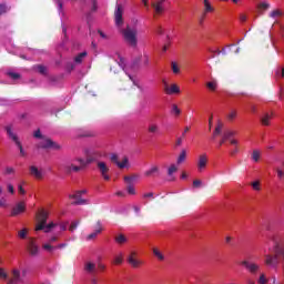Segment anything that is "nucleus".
I'll use <instances>...</instances> for the list:
<instances>
[{
	"label": "nucleus",
	"mask_w": 284,
	"mask_h": 284,
	"mask_svg": "<svg viewBox=\"0 0 284 284\" xmlns=\"http://www.w3.org/2000/svg\"><path fill=\"white\" fill-rule=\"evenodd\" d=\"M77 227H79V221L72 222L69 230H70V232H74V230H77Z\"/></svg>",
	"instance_id": "864d4df0"
},
{
	"label": "nucleus",
	"mask_w": 284,
	"mask_h": 284,
	"mask_svg": "<svg viewBox=\"0 0 284 284\" xmlns=\"http://www.w3.org/2000/svg\"><path fill=\"white\" fill-rule=\"evenodd\" d=\"M171 68H172L174 74H179V72H181L176 62H172Z\"/></svg>",
	"instance_id": "de8ad7c7"
},
{
	"label": "nucleus",
	"mask_w": 284,
	"mask_h": 284,
	"mask_svg": "<svg viewBox=\"0 0 284 284\" xmlns=\"http://www.w3.org/2000/svg\"><path fill=\"white\" fill-rule=\"evenodd\" d=\"M205 168H207V155L202 154L199 156V160H197V172H203Z\"/></svg>",
	"instance_id": "dca6fc26"
},
{
	"label": "nucleus",
	"mask_w": 284,
	"mask_h": 284,
	"mask_svg": "<svg viewBox=\"0 0 284 284\" xmlns=\"http://www.w3.org/2000/svg\"><path fill=\"white\" fill-rule=\"evenodd\" d=\"M118 65L128 74L129 79L136 85V81L130 73L128 72V67H125V59H123L121 55H119Z\"/></svg>",
	"instance_id": "a211bd4d"
},
{
	"label": "nucleus",
	"mask_w": 284,
	"mask_h": 284,
	"mask_svg": "<svg viewBox=\"0 0 284 284\" xmlns=\"http://www.w3.org/2000/svg\"><path fill=\"white\" fill-rule=\"evenodd\" d=\"M82 194H88V190L77 191L75 194L71 195V199H73L74 205H85L88 203L87 200H83L81 196Z\"/></svg>",
	"instance_id": "9d476101"
},
{
	"label": "nucleus",
	"mask_w": 284,
	"mask_h": 284,
	"mask_svg": "<svg viewBox=\"0 0 284 284\" xmlns=\"http://www.w3.org/2000/svg\"><path fill=\"white\" fill-rule=\"evenodd\" d=\"M98 170L100 171L104 181H110V175H108V172H110V168H108V164H105V162H98Z\"/></svg>",
	"instance_id": "ddd939ff"
},
{
	"label": "nucleus",
	"mask_w": 284,
	"mask_h": 284,
	"mask_svg": "<svg viewBox=\"0 0 284 284\" xmlns=\"http://www.w3.org/2000/svg\"><path fill=\"white\" fill-rule=\"evenodd\" d=\"M153 254L159 258V261H163L165 257L161 254V251L159 248H153Z\"/></svg>",
	"instance_id": "58836bf2"
},
{
	"label": "nucleus",
	"mask_w": 284,
	"mask_h": 284,
	"mask_svg": "<svg viewBox=\"0 0 284 284\" xmlns=\"http://www.w3.org/2000/svg\"><path fill=\"white\" fill-rule=\"evenodd\" d=\"M115 241H116V243H119L120 245H123V243H125V242L128 241V239L124 237V235H118V236L115 237Z\"/></svg>",
	"instance_id": "37998d69"
},
{
	"label": "nucleus",
	"mask_w": 284,
	"mask_h": 284,
	"mask_svg": "<svg viewBox=\"0 0 284 284\" xmlns=\"http://www.w3.org/2000/svg\"><path fill=\"white\" fill-rule=\"evenodd\" d=\"M6 131H7L9 139H11V141H13L16 143L17 148H19L20 155L26 156L27 155L26 150H23V146L21 145V142L19 141V138L17 136V134H14V132H12V125L6 126Z\"/></svg>",
	"instance_id": "423d86ee"
},
{
	"label": "nucleus",
	"mask_w": 284,
	"mask_h": 284,
	"mask_svg": "<svg viewBox=\"0 0 284 284\" xmlns=\"http://www.w3.org/2000/svg\"><path fill=\"white\" fill-rule=\"evenodd\" d=\"M251 159H252V161H254V163H258V161H261V151L253 150Z\"/></svg>",
	"instance_id": "cd10ccee"
},
{
	"label": "nucleus",
	"mask_w": 284,
	"mask_h": 284,
	"mask_svg": "<svg viewBox=\"0 0 284 284\" xmlns=\"http://www.w3.org/2000/svg\"><path fill=\"white\" fill-rule=\"evenodd\" d=\"M121 34L126 45L136 48L139 45V20H131L125 29H121Z\"/></svg>",
	"instance_id": "f03ea898"
},
{
	"label": "nucleus",
	"mask_w": 284,
	"mask_h": 284,
	"mask_svg": "<svg viewBox=\"0 0 284 284\" xmlns=\"http://www.w3.org/2000/svg\"><path fill=\"white\" fill-rule=\"evenodd\" d=\"M258 185H260L258 182H253L252 183L253 190H260Z\"/></svg>",
	"instance_id": "338daca9"
},
{
	"label": "nucleus",
	"mask_w": 284,
	"mask_h": 284,
	"mask_svg": "<svg viewBox=\"0 0 284 284\" xmlns=\"http://www.w3.org/2000/svg\"><path fill=\"white\" fill-rule=\"evenodd\" d=\"M141 179L140 174H133V175H125L124 181L125 183H129V185H132V183H136Z\"/></svg>",
	"instance_id": "393cba45"
},
{
	"label": "nucleus",
	"mask_w": 284,
	"mask_h": 284,
	"mask_svg": "<svg viewBox=\"0 0 284 284\" xmlns=\"http://www.w3.org/2000/svg\"><path fill=\"white\" fill-rule=\"evenodd\" d=\"M232 136H234V131H226L220 141V145H223L225 141H231V145H236V140H232Z\"/></svg>",
	"instance_id": "6ab92c4d"
},
{
	"label": "nucleus",
	"mask_w": 284,
	"mask_h": 284,
	"mask_svg": "<svg viewBox=\"0 0 284 284\" xmlns=\"http://www.w3.org/2000/svg\"><path fill=\"white\" fill-rule=\"evenodd\" d=\"M27 250L30 252L31 256H37V254H39V246L33 239H29Z\"/></svg>",
	"instance_id": "4468645a"
},
{
	"label": "nucleus",
	"mask_w": 284,
	"mask_h": 284,
	"mask_svg": "<svg viewBox=\"0 0 284 284\" xmlns=\"http://www.w3.org/2000/svg\"><path fill=\"white\" fill-rule=\"evenodd\" d=\"M275 75L277 77V79H284V68L277 69L275 71Z\"/></svg>",
	"instance_id": "c03bdc74"
},
{
	"label": "nucleus",
	"mask_w": 284,
	"mask_h": 284,
	"mask_svg": "<svg viewBox=\"0 0 284 284\" xmlns=\"http://www.w3.org/2000/svg\"><path fill=\"white\" fill-rule=\"evenodd\" d=\"M36 139H40L41 141L38 143V148H42L43 150H60V145L54 141L43 138L40 130H37L33 134Z\"/></svg>",
	"instance_id": "7ed1b4c3"
},
{
	"label": "nucleus",
	"mask_w": 284,
	"mask_h": 284,
	"mask_svg": "<svg viewBox=\"0 0 284 284\" xmlns=\"http://www.w3.org/2000/svg\"><path fill=\"white\" fill-rule=\"evenodd\" d=\"M229 121H234L236 119V111H231L227 115Z\"/></svg>",
	"instance_id": "5fc2aeb1"
},
{
	"label": "nucleus",
	"mask_w": 284,
	"mask_h": 284,
	"mask_svg": "<svg viewBox=\"0 0 284 284\" xmlns=\"http://www.w3.org/2000/svg\"><path fill=\"white\" fill-rule=\"evenodd\" d=\"M271 19H276V17H283V11L281 10H274L270 13Z\"/></svg>",
	"instance_id": "4c0bfd02"
},
{
	"label": "nucleus",
	"mask_w": 284,
	"mask_h": 284,
	"mask_svg": "<svg viewBox=\"0 0 284 284\" xmlns=\"http://www.w3.org/2000/svg\"><path fill=\"white\" fill-rule=\"evenodd\" d=\"M62 34L65 37H68V29L65 28V24L62 23Z\"/></svg>",
	"instance_id": "052dcab7"
},
{
	"label": "nucleus",
	"mask_w": 284,
	"mask_h": 284,
	"mask_svg": "<svg viewBox=\"0 0 284 284\" xmlns=\"http://www.w3.org/2000/svg\"><path fill=\"white\" fill-rule=\"evenodd\" d=\"M102 231H103V227L101 226V222H98L94 232L88 235L87 237L88 241H92V239H97V236H99V234H101Z\"/></svg>",
	"instance_id": "aec40b11"
},
{
	"label": "nucleus",
	"mask_w": 284,
	"mask_h": 284,
	"mask_svg": "<svg viewBox=\"0 0 284 284\" xmlns=\"http://www.w3.org/2000/svg\"><path fill=\"white\" fill-rule=\"evenodd\" d=\"M156 32H158V34H163V28L158 27Z\"/></svg>",
	"instance_id": "774afa93"
},
{
	"label": "nucleus",
	"mask_w": 284,
	"mask_h": 284,
	"mask_svg": "<svg viewBox=\"0 0 284 284\" xmlns=\"http://www.w3.org/2000/svg\"><path fill=\"white\" fill-rule=\"evenodd\" d=\"M277 176H278V179H283V176H284L283 170L277 169Z\"/></svg>",
	"instance_id": "0e129e2a"
},
{
	"label": "nucleus",
	"mask_w": 284,
	"mask_h": 284,
	"mask_svg": "<svg viewBox=\"0 0 284 284\" xmlns=\"http://www.w3.org/2000/svg\"><path fill=\"white\" fill-rule=\"evenodd\" d=\"M42 247L47 252H54V250H63V247H65V243L59 244L58 246H52L50 244H43Z\"/></svg>",
	"instance_id": "b1692460"
},
{
	"label": "nucleus",
	"mask_w": 284,
	"mask_h": 284,
	"mask_svg": "<svg viewBox=\"0 0 284 284\" xmlns=\"http://www.w3.org/2000/svg\"><path fill=\"white\" fill-rule=\"evenodd\" d=\"M163 83H164V90L166 94H179V92H181V89H179V85L172 84L170 87L168 85V82L165 80H163Z\"/></svg>",
	"instance_id": "f3484780"
},
{
	"label": "nucleus",
	"mask_w": 284,
	"mask_h": 284,
	"mask_svg": "<svg viewBox=\"0 0 284 284\" xmlns=\"http://www.w3.org/2000/svg\"><path fill=\"white\" fill-rule=\"evenodd\" d=\"M159 174H161V170L156 165L144 172V175L146 176H159Z\"/></svg>",
	"instance_id": "5701e85b"
},
{
	"label": "nucleus",
	"mask_w": 284,
	"mask_h": 284,
	"mask_svg": "<svg viewBox=\"0 0 284 284\" xmlns=\"http://www.w3.org/2000/svg\"><path fill=\"white\" fill-rule=\"evenodd\" d=\"M77 161H78V163H80L81 166H78L74 164L68 165L67 172H80L81 170H83V168H85L87 165H90V163H92L91 158H87V159L78 158Z\"/></svg>",
	"instance_id": "39448f33"
},
{
	"label": "nucleus",
	"mask_w": 284,
	"mask_h": 284,
	"mask_svg": "<svg viewBox=\"0 0 284 284\" xmlns=\"http://www.w3.org/2000/svg\"><path fill=\"white\" fill-rule=\"evenodd\" d=\"M8 192H10V194H14V186H12V184H8Z\"/></svg>",
	"instance_id": "680f3d73"
},
{
	"label": "nucleus",
	"mask_w": 284,
	"mask_h": 284,
	"mask_svg": "<svg viewBox=\"0 0 284 284\" xmlns=\"http://www.w3.org/2000/svg\"><path fill=\"white\" fill-rule=\"evenodd\" d=\"M257 8H260V10H267V8H270V3H267V2H260Z\"/></svg>",
	"instance_id": "3c124183"
},
{
	"label": "nucleus",
	"mask_w": 284,
	"mask_h": 284,
	"mask_svg": "<svg viewBox=\"0 0 284 284\" xmlns=\"http://www.w3.org/2000/svg\"><path fill=\"white\" fill-rule=\"evenodd\" d=\"M270 280H267V276H265V273H261L260 277L257 280L258 284H267Z\"/></svg>",
	"instance_id": "72a5a7b5"
},
{
	"label": "nucleus",
	"mask_w": 284,
	"mask_h": 284,
	"mask_svg": "<svg viewBox=\"0 0 284 284\" xmlns=\"http://www.w3.org/2000/svg\"><path fill=\"white\" fill-rule=\"evenodd\" d=\"M185 159H187V152L185 150H182L178 158V165H181V163H183Z\"/></svg>",
	"instance_id": "c85d7f7f"
},
{
	"label": "nucleus",
	"mask_w": 284,
	"mask_h": 284,
	"mask_svg": "<svg viewBox=\"0 0 284 284\" xmlns=\"http://www.w3.org/2000/svg\"><path fill=\"white\" fill-rule=\"evenodd\" d=\"M165 0H155L152 2V7L154 9L155 14H163L165 10Z\"/></svg>",
	"instance_id": "9b49d317"
},
{
	"label": "nucleus",
	"mask_w": 284,
	"mask_h": 284,
	"mask_svg": "<svg viewBox=\"0 0 284 284\" xmlns=\"http://www.w3.org/2000/svg\"><path fill=\"white\" fill-rule=\"evenodd\" d=\"M206 87L209 88V90H211V92H214V90L219 88V84L216 83V80H212L206 83Z\"/></svg>",
	"instance_id": "7c9ffc66"
},
{
	"label": "nucleus",
	"mask_w": 284,
	"mask_h": 284,
	"mask_svg": "<svg viewBox=\"0 0 284 284\" xmlns=\"http://www.w3.org/2000/svg\"><path fill=\"white\" fill-rule=\"evenodd\" d=\"M74 68H77V64L74 62H67L64 69L67 72H72V70H74Z\"/></svg>",
	"instance_id": "c9c22d12"
},
{
	"label": "nucleus",
	"mask_w": 284,
	"mask_h": 284,
	"mask_svg": "<svg viewBox=\"0 0 284 284\" xmlns=\"http://www.w3.org/2000/svg\"><path fill=\"white\" fill-rule=\"evenodd\" d=\"M7 74H8V77H10V79H13V81L21 79V74L17 73L14 71H9Z\"/></svg>",
	"instance_id": "f704fd0d"
},
{
	"label": "nucleus",
	"mask_w": 284,
	"mask_h": 284,
	"mask_svg": "<svg viewBox=\"0 0 284 284\" xmlns=\"http://www.w3.org/2000/svg\"><path fill=\"white\" fill-rule=\"evenodd\" d=\"M204 3V14H209V12H214V7L210 3V0H203Z\"/></svg>",
	"instance_id": "bb28decb"
},
{
	"label": "nucleus",
	"mask_w": 284,
	"mask_h": 284,
	"mask_svg": "<svg viewBox=\"0 0 284 284\" xmlns=\"http://www.w3.org/2000/svg\"><path fill=\"white\" fill-rule=\"evenodd\" d=\"M18 236L20 239H26V236H28V230L23 229V230L19 231Z\"/></svg>",
	"instance_id": "8fccbe9b"
},
{
	"label": "nucleus",
	"mask_w": 284,
	"mask_h": 284,
	"mask_svg": "<svg viewBox=\"0 0 284 284\" xmlns=\"http://www.w3.org/2000/svg\"><path fill=\"white\" fill-rule=\"evenodd\" d=\"M134 256H136V252H131V256L128 257V263H130V265H132V267H139V265H141V261L134 258Z\"/></svg>",
	"instance_id": "4be33fe9"
},
{
	"label": "nucleus",
	"mask_w": 284,
	"mask_h": 284,
	"mask_svg": "<svg viewBox=\"0 0 284 284\" xmlns=\"http://www.w3.org/2000/svg\"><path fill=\"white\" fill-rule=\"evenodd\" d=\"M6 174H14V169L11 168V166H8V168L6 169Z\"/></svg>",
	"instance_id": "bf43d9fd"
},
{
	"label": "nucleus",
	"mask_w": 284,
	"mask_h": 284,
	"mask_svg": "<svg viewBox=\"0 0 284 284\" xmlns=\"http://www.w3.org/2000/svg\"><path fill=\"white\" fill-rule=\"evenodd\" d=\"M59 14H63V0H54Z\"/></svg>",
	"instance_id": "2f4dec72"
},
{
	"label": "nucleus",
	"mask_w": 284,
	"mask_h": 284,
	"mask_svg": "<svg viewBox=\"0 0 284 284\" xmlns=\"http://www.w3.org/2000/svg\"><path fill=\"white\" fill-rule=\"evenodd\" d=\"M30 174L36 179H43V170H39L37 166H30Z\"/></svg>",
	"instance_id": "412c9836"
},
{
	"label": "nucleus",
	"mask_w": 284,
	"mask_h": 284,
	"mask_svg": "<svg viewBox=\"0 0 284 284\" xmlns=\"http://www.w3.org/2000/svg\"><path fill=\"white\" fill-rule=\"evenodd\" d=\"M34 70H37L40 74H45L48 69L43 64H38L34 67Z\"/></svg>",
	"instance_id": "e433bc0d"
},
{
	"label": "nucleus",
	"mask_w": 284,
	"mask_h": 284,
	"mask_svg": "<svg viewBox=\"0 0 284 284\" xmlns=\"http://www.w3.org/2000/svg\"><path fill=\"white\" fill-rule=\"evenodd\" d=\"M143 196H144V199H153L154 197V193H146Z\"/></svg>",
	"instance_id": "69168bd1"
},
{
	"label": "nucleus",
	"mask_w": 284,
	"mask_h": 284,
	"mask_svg": "<svg viewBox=\"0 0 284 284\" xmlns=\"http://www.w3.org/2000/svg\"><path fill=\"white\" fill-rule=\"evenodd\" d=\"M114 17H115V26L118 27L123 26V7H121V4L116 6Z\"/></svg>",
	"instance_id": "f8f14e48"
},
{
	"label": "nucleus",
	"mask_w": 284,
	"mask_h": 284,
	"mask_svg": "<svg viewBox=\"0 0 284 284\" xmlns=\"http://www.w3.org/2000/svg\"><path fill=\"white\" fill-rule=\"evenodd\" d=\"M149 132H151L152 134H156V132H159V126L156 124H151L149 126Z\"/></svg>",
	"instance_id": "a18cd8bd"
},
{
	"label": "nucleus",
	"mask_w": 284,
	"mask_h": 284,
	"mask_svg": "<svg viewBox=\"0 0 284 284\" xmlns=\"http://www.w3.org/2000/svg\"><path fill=\"white\" fill-rule=\"evenodd\" d=\"M0 207H8V200L6 197H0Z\"/></svg>",
	"instance_id": "6e6d98bb"
},
{
	"label": "nucleus",
	"mask_w": 284,
	"mask_h": 284,
	"mask_svg": "<svg viewBox=\"0 0 284 284\" xmlns=\"http://www.w3.org/2000/svg\"><path fill=\"white\" fill-rule=\"evenodd\" d=\"M270 119H272V114L265 113V114L261 118L262 124H263V125H270Z\"/></svg>",
	"instance_id": "c756f323"
},
{
	"label": "nucleus",
	"mask_w": 284,
	"mask_h": 284,
	"mask_svg": "<svg viewBox=\"0 0 284 284\" xmlns=\"http://www.w3.org/2000/svg\"><path fill=\"white\" fill-rule=\"evenodd\" d=\"M240 21H241L242 23H245V21H247V16L241 14V16H240Z\"/></svg>",
	"instance_id": "e2e57ef3"
},
{
	"label": "nucleus",
	"mask_w": 284,
	"mask_h": 284,
	"mask_svg": "<svg viewBox=\"0 0 284 284\" xmlns=\"http://www.w3.org/2000/svg\"><path fill=\"white\" fill-rule=\"evenodd\" d=\"M26 212V203L19 202L11 211V216H19V214H23Z\"/></svg>",
	"instance_id": "2eb2a0df"
},
{
	"label": "nucleus",
	"mask_w": 284,
	"mask_h": 284,
	"mask_svg": "<svg viewBox=\"0 0 284 284\" xmlns=\"http://www.w3.org/2000/svg\"><path fill=\"white\" fill-rule=\"evenodd\" d=\"M18 192L19 194H26V189H23V184L18 185Z\"/></svg>",
	"instance_id": "13d9d810"
},
{
	"label": "nucleus",
	"mask_w": 284,
	"mask_h": 284,
	"mask_svg": "<svg viewBox=\"0 0 284 284\" xmlns=\"http://www.w3.org/2000/svg\"><path fill=\"white\" fill-rule=\"evenodd\" d=\"M243 267L247 270L251 274H257L258 270H261V266L250 260H245L242 262Z\"/></svg>",
	"instance_id": "1a4fd4ad"
},
{
	"label": "nucleus",
	"mask_w": 284,
	"mask_h": 284,
	"mask_svg": "<svg viewBox=\"0 0 284 284\" xmlns=\"http://www.w3.org/2000/svg\"><path fill=\"white\" fill-rule=\"evenodd\" d=\"M87 57L88 52L83 51L74 58L73 63H75V65H81V63H83V59H85Z\"/></svg>",
	"instance_id": "a878e982"
},
{
	"label": "nucleus",
	"mask_w": 284,
	"mask_h": 284,
	"mask_svg": "<svg viewBox=\"0 0 284 284\" xmlns=\"http://www.w3.org/2000/svg\"><path fill=\"white\" fill-rule=\"evenodd\" d=\"M84 272H87L89 274V276L91 277V283L92 284H97V264L92 263V262H87L84 265Z\"/></svg>",
	"instance_id": "6e6552de"
},
{
	"label": "nucleus",
	"mask_w": 284,
	"mask_h": 284,
	"mask_svg": "<svg viewBox=\"0 0 284 284\" xmlns=\"http://www.w3.org/2000/svg\"><path fill=\"white\" fill-rule=\"evenodd\" d=\"M0 278L2 281H8V273L3 268H0Z\"/></svg>",
	"instance_id": "603ef678"
},
{
	"label": "nucleus",
	"mask_w": 284,
	"mask_h": 284,
	"mask_svg": "<svg viewBox=\"0 0 284 284\" xmlns=\"http://www.w3.org/2000/svg\"><path fill=\"white\" fill-rule=\"evenodd\" d=\"M10 10V8L6 4H0V17L1 14H6V12H8Z\"/></svg>",
	"instance_id": "49530a36"
},
{
	"label": "nucleus",
	"mask_w": 284,
	"mask_h": 284,
	"mask_svg": "<svg viewBox=\"0 0 284 284\" xmlns=\"http://www.w3.org/2000/svg\"><path fill=\"white\" fill-rule=\"evenodd\" d=\"M113 263L115 265H121V263H123V254L116 255L113 260Z\"/></svg>",
	"instance_id": "79ce46f5"
},
{
	"label": "nucleus",
	"mask_w": 284,
	"mask_h": 284,
	"mask_svg": "<svg viewBox=\"0 0 284 284\" xmlns=\"http://www.w3.org/2000/svg\"><path fill=\"white\" fill-rule=\"evenodd\" d=\"M110 161L112 163H114L115 165H118L120 168V170L130 168V160L128 159V156H123L122 161L120 162L119 155H116V153H112L110 155Z\"/></svg>",
	"instance_id": "0eeeda50"
},
{
	"label": "nucleus",
	"mask_w": 284,
	"mask_h": 284,
	"mask_svg": "<svg viewBox=\"0 0 284 284\" xmlns=\"http://www.w3.org/2000/svg\"><path fill=\"white\" fill-rule=\"evenodd\" d=\"M171 114H174L175 116H179V114H181V110L176 104L172 105Z\"/></svg>",
	"instance_id": "ea45409f"
},
{
	"label": "nucleus",
	"mask_w": 284,
	"mask_h": 284,
	"mask_svg": "<svg viewBox=\"0 0 284 284\" xmlns=\"http://www.w3.org/2000/svg\"><path fill=\"white\" fill-rule=\"evenodd\" d=\"M148 65H150V57L144 53L131 63V70L134 72L139 70V68H148Z\"/></svg>",
	"instance_id": "20e7f679"
},
{
	"label": "nucleus",
	"mask_w": 284,
	"mask_h": 284,
	"mask_svg": "<svg viewBox=\"0 0 284 284\" xmlns=\"http://www.w3.org/2000/svg\"><path fill=\"white\" fill-rule=\"evenodd\" d=\"M202 184L203 182H201V180L193 181V187H201Z\"/></svg>",
	"instance_id": "4d7b16f0"
},
{
	"label": "nucleus",
	"mask_w": 284,
	"mask_h": 284,
	"mask_svg": "<svg viewBox=\"0 0 284 284\" xmlns=\"http://www.w3.org/2000/svg\"><path fill=\"white\" fill-rule=\"evenodd\" d=\"M222 130H223V124L217 125V126L215 128V131H214V133H213V136H219V134H221Z\"/></svg>",
	"instance_id": "09e8293b"
},
{
	"label": "nucleus",
	"mask_w": 284,
	"mask_h": 284,
	"mask_svg": "<svg viewBox=\"0 0 284 284\" xmlns=\"http://www.w3.org/2000/svg\"><path fill=\"white\" fill-rule=\"evenodd\" d=\"M174 172H179V166H176V164H171L170 168L168 169V175L172 176Z\"/></svg>",
	"instance_id": "473e14b6"
},
{
	"label": "nucleus",
	"mask_w": 284,
	"mask_h": 284,
	"mask_svg": "<svg viewBox=\"0 0 284 284\" xmlns=\"http://www.w3.org/2000/svg\"><path fill=\"white\" fill-rule=\"evenodd\" d=\"M48 216H49L48 211L45 210L39 211L38 213L39 223L36 227V232H39L41 230H43V232H45L47 234L52 232L53 235L49 237L48 243L44 244V245H52V243H57L61 232H65V230H68V223L51 222L48 224Z\"/></svg>",
	"instance_id": "f257e3e1"
},
{
	"label": "nucleus",
	"mask_w": 284,
	"mask_h": 284,
	"mask_svg": "<svg viewBox=\"0 0 284 284\" xmlns=\"http://www.w3.org/2000/svg\"><path fill=\"white\" fill-rule=\"evenodd\" d=\"M126 192H128V194H131V196H134V194H136V189H134V186H132V184H129L126 186Z\"/></svg>",
	"instance_id": "a19ab883"
}]
</instances>
